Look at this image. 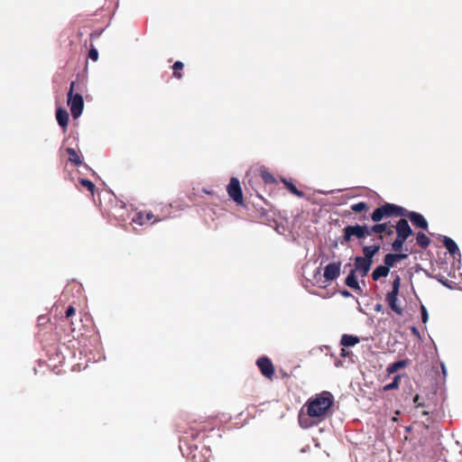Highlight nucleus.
<instances>
[{
    "label": "nucleus",
    "instance_id": "obj_1",
    "mask_svg": "<svg viewBox=\"0 0 462 462\" xmlns=\"http://www.w3.org/2000/svg\"><path fill=\"white\" fill-rule=\"evenodd\" d=\"M334 403L333 396L329 392H322L315 398L310 399L306 404L307 414L311 418L323 417Z\"/></svg>",
    "mask_w": 462,
    "mask_h": 462
},
{
    "label": "nucleus",
    "instance_id": "obj_2",
    "mask_svg": "<svg viewBox=\"0 0 462 462\" xmlns=\"http://www.w3.org/2000/svg\"><path fill=\"white\" fill-rule=\"evenodd\" d=\"M404 208L392 204L385 203L378 208H376L373 213L371 214V219L374 222H380L384 218L392 217H402L404 214Z\"/></svg>",
    "mask_w": 462,
    "mask_h": 462
},
{
    "label": "nucleus",
    "instance_id": "obj_3",
    "mask_svg": "<svg viewBox=\"0 0 462 462\" xmlns=\"http://www.w3.org/2000/svg\"><path fill=\"white\" fill-rule=\"evenodd\" d=\"M394 228L397 236L392 244V249L394 252H400L402 249L405 241L412 235V229L405 218L398 220Z\"/></svg>",
    "mask_w": 462,
    "mask_h": 462
},
{
    "label": "nucleus",
    "instance_id": "obj_4",
    "mask_svg": "<svg viewBox=\"0 0 462 462\" xmlns=\"http://www.w3.org/2000/svg\"><path fill=\"white\" fill-rule=\"evenodd\" d=\"M401 288V277L395 274L392 282V291H389L385 296V300L388 303L390 309L399 316L403 314V309L398 303V295Z\"/></svg>",
    "mask_w": 462,
    "mask_h": 462
},
{
    "label": "nucleus",
    "instance_id": "obj_5",
    "mask_svg": "<svg viewBox=\"0 0 462 462\" xmlns=\"http://www.w3.org/2000/svg\"><path fill=\"white\" fill-rule=\"evenodd\" d=\"M76 89V82L70 83L69 90L68 93V105L70 107L71 115L74 118H78L83 111L84 101L83 97L79 93L74 94Z\"/></svg>",
    "mask_w": 462,
    "mask_h": 462
},
{
    "label": "nucleus",
    "instance_id": "obj_6",
    "mask_svg": "<svg viewBox=\"0 0 462 462\" xmlns=\"http://www.w3.org/2000/svg\"><path fill=\"white\" fill-rule=\"evenodd\" d=\"M344 236H343V243H348L352 240V237L355 236L358 239L365 238V236H369L368 233V226H361V225H354V226H346L343 229Z\"/></svg>",
    "mask_w": 462,
    "mask_h": 462
},
{
    "label": "nucleus",
    "instance_id": "obj_7",
    "mask_svg": "<svg viewBox=\"0 0 462 462\" xmlns=\"http://www.w3.org/2000/svg\"><path fill=\"white\" fill-rule=\"evenodd\" d=\"M228 196L237 204L244 205V198L240 182L236 178H231L227 186Z\"/></svg>",
    "mask_w": 462,
    "mask_h": 462
},
{
    "label": "nucleus",
    "instance_id": "obj_8",
    "mask_svg": "<svg viewBox=\"0 0 462 462\" xmlns=\"http://www.w3.org/2000/svg\"><path fill=\"white\" fill-rule=\"evenodd\" d=\"M256 365L261 374L267 379L273 380L274 375V366L271 359L267 356H261L256 360Z\"/></svg>",
    "mask_w": 462,
    "mask_h": 462
},
{
    "label": "nucleus",
    "instance_id": "obj_9",
    "mask_svg": "<svg viewBox=\"0 0 462 462\" xmlns=\"http://www.w3.org/2000/svg\"><path fill=\"white\" fill-rule=\"evenodd\" d=\"M186 446V449H182L183 455H185L188 459L191 462H201L202 458V449H199L197 444H192L188 441H184Z\"/></svg>",
    "mask_w": 462,
    "mask_h": 462
},
{
    "label": "nucleus",
    "instance_id": "obj_10",
    "mask_svg": "<svg viewBox=\"0 0 462 462\" xmlns=\"http://www.w3.org/2000/svg\"><path fill=\"white\" fill-rule=\"evenodd\" d=\"M403 213L404 214L402 215V217H408L415 226L420 227L423 230L428 229V222L421 214L414 211H409L406 208H404Z\"/></svg>",
    "mask_w": 462,
    "mask_h": 462
},
{
    "label": "nucleus",
    "instance_id": "obj_11",
    "mask_svg": "<svg viewBox=\"0 0 462 462\" xmlns=\"http://www.w3.org/2000/svg\"><path fill=\"white\" fill-rule=\"evenodd\" d=\"M341 262L328 263L324 268V277L327 281L336 280L340 274Z\"/></svg>",
    "mask_w": 462,
    "mask_h": 462
},
{
    "label": "nucleus",
    "instance_id": "obj_12",
    "mask_svg": "<svg viewBox=\"0 0 462 462\" xmlns=\"http://www.w3.org/2000/svg\"><path fill=\"white\" fill-rule=\"evenodd\" d=\"M372 263H373L369 262L368 260L363 259L362 256H356L355 258V273H360L363 277L367 275L371 269Z\"/></svg>",
    "mask_w": 462,
    "mask_h": 462
},
{
    "label": "nucleus",
    "instance_id": "obj_13",
    "mask_svg": "<svg viewBox=\"0 0 462 462\" xmlns=\"http://www.w3.org/2000/svg\"><path fill=\"white\" fill-rule=\"evenodd\" d=\"M160 219L154 218V215L152 212H138L135 214V216L133 217L132 221L134 223H136L140 226H143L148 222L152 221V223L159 221Z\"/></svg>",
    "mask_w": 462,
    "mask_h": 462
},
{
    "label": "nucleus",
    "instance_id": "obj_14",
    "mask_svg": "<svg viewBox=\"0 0 462 462\" xmlns=\"http://www.w3.org/2000/svg\"><path fill=\"white\" fill-rule=\"evenodd\" d=\"M407 257V254H387L384 255L383 263L390 270L396 263Z\"/></svg>",
    "mask_w": 462,
    "mask_h": 462
},
{
    "label": "nucleus",
    "instance_id": "obj_15",
    "mask_svg": "<svg viewBox=\"0 0 462 462\" xmlns=\"http://www.w3.org/2000/svg\"><path fill=\"white\" fill-rule=\"evenodd\" d=\"M388 229V223H375L372 226H368V233L369 236H372L373 234L378 235V239L383 242L384 238V231Z\"/></svg>",
    "mask_w": 462,
    "mask_h": 462
},
{
    "label": "nucleus",
    "instance_id": "obj_16",
    "mask_svg": "<svg viewBox=\"0 0 462 462\" xmlns=\"http://www.w3.org/2000/svg\"><path fill=\"white\" fill-rule=\"evenodd\" d=\"M381 245H366L363 247V254L364 257L363 259L368 260L369 262L373 263V257L380 251Z\"/></svg>",
    "mask_w": 462,
    "mask_h": 462
},
{
    "label": "nucleus",
    "instance_id": "obj_17",
    "mask_svg": "<svg viewBox=\"0 0 462 462\" xmlns=\"http://www.w3.org/2000/svg\"><path fill=\"white\" fill-rule=\"evenodd\" d=\"M56 119L58 124L66 129L69 123V113L66 109L59 107L56 111Z\"/></svg>",
    "mask_w": 462,
    "mask_h": 462
},
{
    "label": "nucleus",
    "instance_id": "obj_18",
    "mask_svg": "<svg viewBox=\"0 0 462 462\" xmlns=\"http://www.w3.org/2000/svg\"><path fill=\"white\" fill-rule=\"evenodd\" d=\"M345 283L349 288L353 289L356 291H361V288L358 284L355 270H352L349 274L346 276Z\"/></svg>",
    "mask_w": 462,
    "mask_h": 462
},
{
    "label": "nucleus",
    "instance_id": "obj_19",
    "mask_svg": "<svg viewBox=\"0 0 462 462\" xmlns=\"http://www.w3.org/2000/svg\"><path fill=\"white\" fill-rule=\"evenodd\" d=\"M359 342H360V339L358 337L353 336V335H348V334H344L340 339V344L343 346H346V347L354 346L355 345L358 344Z\"/></svg>",
    "mask_w": 462,
    "mask_h": 462
},
{
    "label": "nucleus",
    "instance_id": "obj_20",
    "mask_svg": "<svg viewBox=\"0 0 462 462\" xmlns=\"http://www.w3.org/2000/svg\"><path fill=\"white\" fill-rule=\"evenodd\" d=\"M390 273V270L383 264L377 266L372 273V279L378 281L383 277H386Z\"/></svg>",
    "mask_w": 462,
    "mask_h": 462
},
{
    "label": "nucleus",
    "instance_id": "obj_21",
    "mask_svg": "<svg viewBox=\"0 0 462 462\" xmlns=\"http://www.w3.org/2000/svg\"><path fill=\"white\" fill-rule=\"evenodd\" d=\"M408 359L399 360L388 365L386 371L389 374L396 373L398 370L408 365Z\"/></svg>",
    "mask_w": 462,
    "mask_h": 462
},
{
    "label": "nucleus",
    "instance_id": "obj_22",
    "mask_svg": "<svg viewBox=\"0 0 462 462\" xmlns=\"http://www.w3.org/2000/svg\"><path fill=\"white\" fill-rule=\"evenodd\" d=\"M66 152L69 155V161L75 164L76 166H79L82 164V161L80 160V157L79 155L78 154V152H76V150L74 148H67L66 149Z\"/></svg>",
    "mask_w": 462,
    "mask_h": 462
},
{
    "label": "nucleus",
    "instance_id": "obj_23",
    "mask_svg": "<svg viewBox=\"0 0 462 462\" xmlns=\"http://www.w3.org/2000/svg\"><path fill=\"white\" fill-rule=\"evenodd\" d=\"M443 244L446 247V249L452 254H456L458 251V247L455 241L451 239L450 237L444 236L443 238Z\"/></svg>",
    "mask_w": 462,
    "mask_h": 462
},
{
    "label": "nucleus",
    "instance_id": "obj_24",
    "mask_svg": "<svg viewBox=\"0 0 462 462\" xmlns=\"http://www.w3.org/2000/svg\"><path fill=\"white\" fill-rule=\"evenodd\" d=\"M201 189L199 187V183L198 184V187H193L191 190L188 191V197L189 198L190 201L193 203H196L201 198Z\"/></svg>",
    "mask_w": 462,
    "mask_h": 462
},
{
    "label": "nucleus",
    "instance_id": "obj_25",
    "mask_svg": "<svg viewBox=\"0 0 462 462\" xmlns=\"http://www.w3.org/2000/svg\"><path fill=\"white\" fill-rule=\"evenodd\" d=\"M417 244L423 249L427 248L430 244V239L422 232H419L416 236Z\"/></svg>",
    "mask_w": 462,
    "mask_h": 462
},
{
    "label": "nucleus",
    "instance_id": "obj_26",
    "mask_svg": "<svg viewBox=\"0 0 462 462\" xmlns=\"http://www.w3.org/2000/svg\"><path fill=\"white\" fill-rule=\"evenodd\" d=\"M282 182L284 183V186L287 188V189L293 195L297 196L298 198H302L304 196V192L298 189V188L293 183L286 180H283Z\"/></svg>",
    "mask_w": 462,
    "mask_h": 462
},
{
    "label": "nucleus",
    "instance_id": "obj_27",
    "mask_svg": "<svg viewBox=\"0 0 462 462\" xmlns=\"http://www.w3.org/2000/svg\"><path fill=\"white\" fill-rule=\"evenodd\" d=\"M259 175L260 177L262 178V180L266 183V184H271V183H274L275 182V179L274 177L273 176V174L271 172H269L266 169H261L259 171Z\"/></svg>",
    "mask_w": 462,
    "mask_h": 462
},
{
    "label": "nucleus",
    "instance_id": "obj_28",
    "mask_svg": "<svg viewBox=\"0 0 462 462\" xmlns=\"http://www.w3.org/2000/svg\"><path fill=\"white\" fill-rule=\"evenodd\" d=\"M350 208H351V210L356 213H361L364 211H367L369 208L367 203L364 202V201L358 202L356 204H353V205H351Z\"/></svg>",
    "mask_w": 462,
    "mask_h": 462
},
{
    "label": "nucleus",
    "instance_id": "obj_29",
    "mask_svg": "<svg viewBox=\"0 0 462 462\" xmlns=\"http://www.w3.org/2000/svg\"><path fill=\"white\" fill-rule=\"evenodd\" d=\"M79 182L84 188H86L92 195L96 189V185L89 180L87 179H79Z\"/></svg>",
    "mask_w": 462,
    "mask_h": 462
},
{
    "label": "nucleus",
    "instance_id": "obj_30",
    "mask_svg": "<svg viewBox=\"0 0 462 462\" xmlns=\"http://www.w3.org/2000/svg\"><path fill=\"white\" fill-rule=\"evenodd\" d=\"M400 378H401L400 374L395 375L393 378V381L392 383L385 384L383 386V391L387 392V391L397 389L399 387Z\"/></svg>",
    "mask_w": 462,
    "mask_h": 462
},
{
    "label": "nucleus",
    "instance_id": "obj_31",
    "mask_svg": "<svg viewBox=\"0 0 462 462\" xmlns=\"http://www.w3.org/2000/svg\"><path fill=\"white\" fill-rule=\"evenodd\" d=\"M183 67H184L183 62H181V61L174 62L172 69H173V76L175 78H177L179 79L182 78V75L180 72V70H181L183 69Z\"/></svg>",
    "mask_w": 462,
    "mask_h": 462
},
{
    "label": "nucleus",
    "instance_id": "obj_32",
    "mask_svg": "<svg viewBox=\"0 0 462 462\" xmlns=\"http://www.w3.org/2000/svg\"><path fill=\"white\" fill-rule=\"evenodd\" d=\"M88 58L93 61H97L98 60V51L95 48H91L88 51Z\"/></svg>",
    "mask_w": 462,
    "mask_h": 462
},
{
    "label": "nucleus",
    "instance_id": "obj_33",
    "mask_svg": "<svg viewBox=\"0 0 462 462\" xmlns=\"http://www.w3.org/2000/svg\"><path fill=\"white\" fill-rule=\"evenodd\" d=\"M420 312H421V320L423 323H426L429 319V314H428L427 309L424 305L420 306Z\"/></svg>",
    "mask_w": 462,
    "mask_h": 462
},
{
    "label": "nucleus",
    "instance_id": "obj_34",
    "mask_svg": "<svg viewBox=\"0 0 462 462\" xmlns=\"http://www.w3.org/2000/svg\"><path fill=\"white\" fill-rule=\"evenodd\" d=\"M76 314V309L72 306V305H69L66 311H65V317L67 319H69L71 318L72 316H74Z\"/></svg>",
    "mask_w": 462,
    "mask_h": 462
},
{
    "label": "nucleus",
    "instance_id": "obj_35",
    "mask_svg": "<svg viewBox=\"0 0 462 462\" xmlns=\"http://www.w3.org/2000/svg\"><path fill=\"white\" fill-rule=\"evenodd\" d=\"M413 403L415 404V406L418 408V407H424V402H420V395L419 394H416L414 397H413Z\"/></svg>",
    "mask_w": 462,
    "mask_h": 462
},
{
    "label": "nucleus",
    "instance_id": "obj_36",
    "mask_svg": "<svg viewBox=\"0 0 462 462\" xmlns=\"http://www.w3.org/2000/svg\"><path fill=\"white\" fill-rule=\"evenodd\" d=\"M393 228H394V226L393 225H390L388 223V229L386 231H384L383 235L385 236H392L393 234Z\"/></svg>",
    "mask_w": 462,
    "mask_h": 462
},
{
    "label": "nucleus",
    "instance_id": "obj_37",
    "mask_svg": "<svg viewBox=\"0 0 462 462\" xmlns=\"http://www.w3.org/2000/svg\"><path fill=\"white\" fill-rule=\"evenodd\" d=\"M38 321H39V324L42 325L44 322H48L49 319L47 317H45V316H40L39 319H38Z\"/></svg>",
    "mask_w": 462,
    "mask_h": 462
},
{
    "label": "nucleus",
    "instance_id": "obj_38",
    "mask_svg": "<svg viewBox=\"0 0 462 462\" xmlns=\"http://www.w3.org/2000/svg\"><path fill=\"white\" fill-rule=\"evenodd\" d=\"M349 355V352L347 350H346L345 348H342L341 349V353H340V356H343V357H346Z\"/></svg>",
    "mask_w": 462,
    "mask_h": 462
},
{
    "label": "nucleus",
    "instance_id": "obj_39",
    "mask_svg": "<svg viewBox=\"0 0 462 462\" xmlns=\"http://www.w3.org/2000/svg\"><path fill=\"white\" fill-rule=\"evenodd\" d=\"M374 310L379 312V311H382L383 310V305L378 303L374 306Z\"/></svg>",
    "mask_w": 462,
    "mask_h": 462
},
{
    "label": "nucleus",
    "instance_id": "obj_40",
    "mask_svg": "<svg viewBox=\"0 0 462 462\" xmlns=\"http://www.w3.org/2000/svg\"><path fill=\"white\" fill-rule=\"evenodd\" d=\"M342 294L346 297L350 296V293L347 291H343Z\"/></svg>",
    "mask_w": 462,
    "mask_h": 462
},
{
    "label": "nucleus",
    "instance_id": "obj_41",
    "mask_svg": "<svg viewBox=\"0 0 462 462\" xmlns=\"http://www.w3.org/2000/svg\"><path fill=\"white\" fill-rule=\"evenodd\" d=\"M428 414H429V411H422V415H428Z\"/></svg>",
    "mask_w": 462,
    "mask_h": 462
},
{
    "label": "nucleus",
    "instance_id": "obj_42",
    "mask_svg": "<svg viewBox=\"0 0 462 462\" xmlns=\"http://www.w3.org/2000/svg\"><path fill=\"white\" fill-rule=\"evenodd\" d=\"M413 333H417V329L415 328H413Z\"/></svg>",
    "mask_w": 462,
    "mask_h": 462
}]
</instances>
